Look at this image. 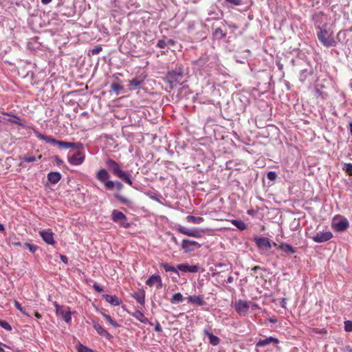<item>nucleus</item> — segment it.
Segmentation results:
<instances>
[{"label": "nucleus", "mask_w": 352, "mask_h": 352, "mask_svg": "<svg viewBox=\"0 0 352 352\" xmlns=\"http://www.w3.org/2000/svg\"><path fill=\"white\" fill-rule=\"evenodd\" d=\"M317 37L320 43L325 47H336L342 34L344 35L342 31H339L336 38L334 37L333 30L327 24L317 28Z\"/></svg>", "instance_id": "nucleus-1"}, {"label": "nucleus", "mask_w": 352, "mask_h": 352, "mask_svg": "<svg viewBox=\"0 0 352 352\" xmlns=\"http://www.w3.org/2000/svg\"><path fill=\"white\" fill-rule=\"evenodd\" d=\"M105 164L114 175L121 179L127 184L130 186L133 185L129 174L121 169V165L119 163L111 158H107L105 161Z\"/></svg>", "instance_id": "nucleus-2"}, {"label": "nucleus", "mask_w": 352, "mask_h": 352, "mask_svg": "<svg viewBox=\"0 0 352 352\" xmlns=\"http://www.w3.org/2000/svg\"><path fill=\"white\" fill-rule=\"evenodd\" d=\"M36 136L39 139L44 140L47 143L56 144L59 148H78L82 146L80 143L68 142L64 141L56 140L51 136L45 135L38 132H35Z\"/></svg>", "instance_id": "nucleus-3"}, {"label": "nucleus", "mask_w": 352, "mask_h": 352, "mask_svg": "<svg viewBox=\"0 0 352 352\" xmlns=\"http://www.w3.org/2000/svg\"><path fill=\"white\" fill-rule=\"evenodd\" d=\"M183 69L182 67H178L175 70L168 72L166 75V80L170 85V87H174L178 84H180V80L183 77Z\"/></svg>", "instance_id": "nucleus-4"}, {"label": "nucleus", "mask_w": 352, "mask_h": 352, "mask_svg": "<svg viewBox=\"0 0 352 352\" xmlns=\"http://www.w3.org/2000/svg\"><path fill=\"white\" fill-rule=\"evenodd\" d=\"M96 177L98 181L104 184V186L107 189L111 190L115 187V182L109 180L110 178V175L106 169H100L96 173Z\"/></svg>", "instance_id": "nucleus-5"}, {"label": "nucleus", "mask_w": 352, "mask_h": 352, "mask_svg": "<svg viewBox=\"0 0 352 352\" xmlns=\"http://www.w3.org/2000/svg\"><path fill=\"white\" fill-rule=\"evenodd\" d=\"M178 230L180 233L197 238L201 237L205 232V230L203 229L197 228H188L184 226H179Z\"/></svg>", "instance_id": "nucleus-6"}, {"label": "nucleus", "mask_w": 352, "mask_h": 352, "mask_svg": "<svg viewBox=\"0 0 352 352\" xmlns=\"http://www.w3.org/2000/svg\"><path fill=\"white\" fill-rule=\"evenodd\" d=\"M201 245L195 241L184 239L182 242V248L186 253L194 252L195 250L199 249Z\"/></svg>", "instance_id": "nucleus-7"}, {"label": "nucleus", "mask_w": 352, "mask_h": 352, "mask_svg": "<svg viewBox=\"0 0 352 352\" xmlns=\"http://www.w3.org/2000/svg\"><path fill=\"white\" fill-rule=\"evenodd\" d=\"M316 243H324L330 240L333 237L331 232H318L313 236H309Z\"/></svg>", "instance_id": "nucleus-8"}, {"label": "nucleus", "mask_w": 352, "mask_h": 352, "mask_svg": "<svg viewBox=\"0 0 352 352\" xmlns=\"http://www.w3.org/2000/svg\"><path fill=\"white\" fill-rule=\"evenodd\" d=\"M55 307H56V314L61 316L63 317V318L64 319V320L66 322L69 323L71 321L72 318H71V313L68 310V308H64L63 307L57 305L56 302L55 303Z\"/></svg>", "instance_id": "nucleus-9"}, {"label": "nucleus", "mask_w": 352, "mask_h": 352, "mask_svg": "<svg viewBox=\"0 0 352 352\" xmlns=\"http://www.w3.org/2000/svg\"><path fill=\"white\" fill-rule=\"evenodd\" d=\"M85 160V155L80 152L78 151L74 153L72 156L68 157V161L72 165L78 166L83 163Z\"/></svg>", "instance_id": "nucleus-10"}, {"label": "nucleus", "mask_w": 352, "mask_h": 352, "mask_svg": "<svg viewBox=\"0 0 352 352\" xmlns=\"http://www.w3.org/2000/svg\"><path fill=\"white\" fill-rule=\"evenodd\" d=\"M146 285L150 287L153 286L155 284H157V288L160 289L162 287V279L160 275L153 274L146 282Z\"/></svg>", "instance_id": "nucleus-11"}, {"label": "nucleus", "mask_w": 352, "mask_h": 352, "mask_svg": "<svg viewBox=\"0 0 352 352\" xmlns=\"http://www.w3.org/2000/svg\"><path fill=\"white\" fill-rule=\"evenodd\" d=\"M177 268L184 272L196 273L198 271L197 265H190L188 263L178 264Z\"/></svg>", "instance_id": "nucleus-12"}, {"label": "nucleus", "mask_w": 352, "mask_h": 352, "mask_svg": "<svg viewBox=\"0 0 352 352\" xmlns=\"http://www.w3.org/2000/svg\"><path fill=\"white\" fill-rule=\"evenodd\" d=\"M272 343L278 344L279 340L276 338L270 336L264 340H260L258 342H256V347H263V346H265L268 344H270Z\"/></svg>", "instance_id": "nucleus-13"}, {"label": "nucleus", "mask_w": 352, "mask_h": 352, "mask_svg": "<svg viewBox=\"0 0 352 352\" xmlns=\"http://www.w3.org/2000/svg\"><path fill=\"white\" fill-rule=\"evenodd\" d=\"M254 241H255L257 246L260 248H271V247H272V245L270 243L269 239H267L266 237H256L254 239Z\"/></svg>", "instance_id": "nucleus-14"}, {"label": "nucleus", "mask_w": 352, "mask_h": 352, "mask_svg": "<svg viewBox=\"0 0 352 352\" xmlns=\"http://www.w3.org/2000/svg\"><path fill=\"white\" fill-rule=\"evenodd\" d=\"M236 309L240 315H245L249 309V305L245 301L239 300L236 304Z\"/></svg>", "instance_id": "nucleus-15"}, {"label": "nucleus", "mask_w": 352, "mask_h": 352, "mask_svg": "<svg viewBox=\"0 0 352 352\" xmlns=\"http://www.w3.org/2000/svg\"><path fill=\"white\" fill-rule=\"evenodd\" d=\"M94 328L100 336L108 340H110L112 338L111 335L98 323H94Z\"/></svg>", "instance_id": "nucleus-16"}, {"label": "nucleus", "mask_w": 352, "mask_h": 352, "mask_svg": "<svg viewBox=\"0 0 352 352\" xmlns=\"http://www.w3.org/2000/svg\"><path fill=\"white\" fill-rule=\"evenodd\" d=\"M40 235L47 243L48 244H54V241L53 238V234L52 232L49 230H41L40 231Z\"/></svg>", "instance_id": "nucleus-17"}, {"label": "nucleus", "mask_w": 352, "mask_h": 352, "mask_svg": "<svg viewBox=\"0 0 352 352\" xmlns=\"http://www.w3.org/2000/svg\"><path fill=\"white\" fill-rule=\"evenodd\" d=\"M332 228L337 232H343L349 227L348 221H338L333 223L331 225Z\"/></svg>", "instance_id": "nucleus-18"}, {"label": "nucleus", "mask_w": 352, "mask_h": 352, "mask_svg": "<svg viewBox=\"0 0 352 352\" xmlns=\"http://www.w3.org/2000/svg\"><path fill=\"white\" fill-rule=\"evenodd\" d=\"M61 179V175L58 172H50L47 175L48 181L53 184H57Z\"/></svg>", "instance_id": "nucleus-19"}, {"label": "nucleus", "mask_w": 352, "mask_h": 352, "mask_svg": "<svg viewBox=\"0 0 352 352\" xmlns=\"http://www.w3.org/2000/svg\"><path fill=\"white\" fill-rule=\"evenodd\" d=\"M204 334H205L206 336H207L208 337V338H209V342H210V343L212 345H213V346H217V345H218V344H219V342H220V339H219L217 336H216L213 335L212 333H210L208 330H207V329H205V330L204 331Z\"/></svg>", "instance_id": "nucleus-20"}, {"label": "nucleus", "mask_w": 352, "mask_h": 352, "mask_svg": "<svg viewBox=\"0 0 352 352\" xmlns=\"http://www.w3.org/2000/svg\"><path fill=\"white\" fill-rule=\"evenodd\" d=\"M188 301L190 303L198 305L199 306L204 305L206 303L203 298L200 296H190L188 298Z\"/></svg>", "instance_id": "nucleus-21"}, {"label": "nucleus", "mask_w": 352, "mask_h": 352, "mask_svg": "<svg viewBox=\"0 0 352 352\" xmlns=\"http://www.w3.org/2000/svg\"><path fill=\"white\" fill-rule=\"evenodd\" d=\"M104 298H105L106 301L110 303L111 305L113 306H118L120 305L121 303V300L116 296H111V295H104Z\"/></svg>", "instance_id": "nucleus-22"}, {"label": "nucleus", "mask_w": 352, "mask_h": 352, "mask_svg": "<svg viewBox=\"0 0 352 352\" xmlns=\"http://www.w3.org/2000/svg\"><path fill=\"white\" fill-rule=\"evenodd\" d=\"M133 297L137 300L140 305H144L145 302V292L144 291H140L135 293Z\"/></svg>", "instance_id": "nucleus-23"}, {"label": "nucleus", "mask_w": 352, "mask_h": 352, "mask_svg": "<svg viewBox=\"0 0 352 352\" xmlns=\"http://www.w3.org/2000/svg\"><path fill=\"white\" fill-rule=\"evenodd\" d=\"M112 219L113 220H124L126 217L123 212L117 210H113L112 212Z\"/></svg>", "instance_id": "nucleus-24"}, {"label": "nucleus", "mask_w": 352, "mask_h": 352, "mask_svg": "<svg viewBox=\"0 0 352 352\" xmlns=\"http://www.w3.org/2000/svg\"><path fill=\"white\" fill-rule=\"evenodd\" d=\"M8 122L19 126H24V123L23 122L22 119L17 115L13 116V118L8 119Z\"/></svg>", "instance_id": "nucleus-25"}, {"label": "nucleus", "mask_w": 352, "mask_h": 352, "mask_svg": "<svg viewBox=\"0 0 352 352\" xmlns=\"http://www.w3.org/2000/svg\"><path fill=\"white\" fill-rule=\"evenodd\" d=\"M279 248L286 253L294 254L296 252V250L293 248V247L289 244L283 243L279 245Z\"/></svg>", "instance_id": "nucleus-26"}, {"label": "nucleus", "mask_w": 352, "mask_h": 352, "mask_svg": "<svg viewBox=\"0 0 352 352\" xmlns=\"http://www.w3.org/2000/svg\"><path fill=\"white\" fill-rule=\"evenodd\" d=\"M184 297L181 293L175 294L172 298L170 299V302L172 304H178L183 301Z\"/></svg>", "instance_id": "nucleus-27"}, {"label": "nucleus", "mask_w": 352, "mask_h": 352, "mask_svg": "<svg viewBox=\"0 0 352 352\" xmlns=\"http://www.w3.org/2000/svg\"><path fill=\"white\" fill-rule=\"evenodd\" d=\"M133 316L142 323H146L148 322V319L144 316V314L140 311H136L134 313Z\"/></svg>", "instance_id": "nucleus-28"}, {"label": "nucleus", "mask_w": 352, "mask_h": 352, "mask_svg": "<svg viewBox=\"0 0 352 352\" xmlns=\"http://www.w3.org/2000/svg\"><path fill=\"white\" fill-rule=\"evenodd\" d=\"M144 82L143 80L139 78H133L129 81V85L133 87L134 89L138 88L140 85H142Z\"/></svg>", "instance_id": "nucleus-29"}, {"label": "nucleus", "mask_w": 352, "mask_h": 352, "mask_svg": "<svg viewBox=\"0 0 352 352\" xmlns=\"http://www.w3.org/2000/svg\"><path fill=\"white\" fill-rule=\"evenodd\" d=\"M102 316L110 324L114 327H119V324L117 323V322L113 320L109 315L102 313Z\"/></svg>", "instance_id": "nucleus-30"}, {"label": "nucleus", "mask_w": 352, "mask_h": 352, "mask_svg": "<svg viewBox=\"0 0 352 352\" xmlns=\"http://www.w3.org/2000/svg\"><path fill=\"white\" fill-rule=\"evenodd\" d=\"M102 50V47L100 45L96 46V47L89 50L88 52L89 56H94L98 54Z\"/></svg>", "instance_id": "nucleus-31"}, {"label": "nucleus", "mask_w": 352, "mask_h": 352, "mask_svg": "<svg viewBox=\"0 0 352 352\" xmlns=\"http://www.w3.org/2000/svg\"><path fill=\"white\" fill-rule=\"evenodd\" d=\"M115 197L119 201H120L122 204H130V201L126 198L125 197L120 195V194H116L115 195Z\"/></svg>", "instance_id": "nucleus-32"}, {"label": "nucleus", "mask_w": 352, "mask_h": 352, "mask_svg": "<svg viewBox=\"0 0 352 352\" xmlns=\"http://www.w3.org/2000/svg\"><path fill=\"white\" fill-rule=\"evenodd\" d=\"M232 223L241 230H243L246 228L247 226L245 221H232Z\"/></svg>", "instance_id": "nucleus-33"}, {"label": "nucleus", "mask_w": 352, "mask_h": 352, "mask_svg": "<svg viewBox=\"0 0 352 352\" xmlns=\"http://www.w3.org/2000/svg\"><path fill=\"white\" fill-rule=\"evenodd\" d=\"M36 160V158L32 155H30V154H28L27 155L24 156L23 158H22V160L23 162H35Z\"/></svg>", "instance_id": "nucleus-34"}, {"label": "nucleus", "mask_w": 352, "mask_h": 352, "mask_svg": "<svg viewBox=\"0 0 352 352\" xmlns=\"http://www.w3.org/2000/svg\"><path fill=\"white\" fill-rule=\"evenodd\" d=\"M0 326L2 328L5 329L6 330H8V331L12 330V327H11L10 324L5 320H0Z\"/></svg>", "instance_id": "nucleus-35"}, {"label": "nucleus", "mask_w": 352, "mask_h": 352, "mask_svg": "<svg viewBox=\"0 0 352 352\" xmlns=\"http://www.w3.org/2000/svg\"><path fill=\"white\" fill-rule=\"evenodd\" d=\"M111 88L114 91H119L123 89V87L117 82H113L111 85Z\"/></svg>", "instance_id": "nucleus-36"}, {"label": "nucleus", "mask_w": 352, "mask_h": 352, "mask_svg": "<svg viewBox=\"0 0 352 352\" xmlns=\"http://www.w3.org/2000/svg\"><path fill=\"white\" fill-rule=\"evenodd\" d=\"M343 170L349 175H352V164H345Z\"/></svg>", "instance_id": "nucleus-37"}, {"label": "nucleus", "mask_w": 352, "mask_h": 352, "mask_svg": "<svg viewBox=\"0 0 352 352\" xmlns=\"http://www.w3.org/2000/svg\"><path fill=\"white\" fill-rule=\"evenodd\" d=\"M25 245L32 253L35 252L36 251V250L38 249V247L36 245H32V244H30V243H25Z\"/></svg>", "instance_id": "nucleus-38"}, {"label": "nucleus", "mask_w": 352, "mask_h": 352, "mask_svg": "<svg viewBox=\"0 0 352 352\" xmlns=\"http://www.w3.org/2000/svg\"><path fill=\"white\" fill-rule=\"evenodd\" d=\"M15 307L25 315H28L25 310L22 307L21 305L18 301H14Z\"/></svg>", "instance_id": "nucleus-39"}, {"label": "nucleus", "mask_w": 352, "mask_h": 352, "mask_svg": "<svg viewBox=\"0 0 352 352\" xmlns=\"http://www.w3.org/2000/svg\"><path fill=\"white\" fill-rule=\"evenodd\" d=\"M344 329L346 331H352V322L347 320L344 322Z\"/></svg>", "instance_id": "nucleus-40"}, {"label": "nucleus", "mask_w": 352, "mask_h": 352, "mask_svg": "<svg viewBox=\"0 0 352 352\" xmlns=\"http://www.w3.org/2000/svg\"><path fill=\"white\" fill-rule=\"evenodd\" d=\"M156 46L159 48H164L167 46L166 41L164 40H159L157 43Z\"/></svg>", "instance_id": "nucleus-41"}, {"label": "nucleus", "mask_w": 352, "mask_h": 352, "mask_svg": "<svg viewBox=\"0 0 352 352\" xmlns=\"http://www.w3.org/2000/svg\"><path fill=\"white\" fill-rule=\"evenodd\" d=\"M78 352H94L93 350L87 348V346L80 345L78 349Z\"/></svg>", "instance_id": "nucleus-42"}, {"label": "nucleus", "mask_w": 352, "mask_h": 352, "mask_svg": "<svg viewBox=\"0 0 352 352\" xmlns=\"http://www.w3.org/2000/svg\"><path fill=\"white\" fill-rule=\"evenodd\" d=\"M268 179L273 181L276 178V173L274 171H270L267 173Z\"/></svg>", "instance_id": "nucleus-43"}, {"label": "nucleus", "mask_w": 352, "mask_h": 352, "mask_svg": "<svg viewBox=\"0 0 352 352\" xmlns=\"http://www.w3.org/2000/svg\"><path fill=\"white\" fill-rule=\"evenodd\" d=\"M214 34L217 36L221 35L222 37L226 36V34L223 33V30L220 28H218L215 30Z\"/></svg>", "instance_id": "nucleus-44"}, {"label": "nucleus", "mask_w": 352, "mask_h": 352, "mask_svg": "<svg viewBox=\"0 0 352 352\" xmlns=\"http://www.w3.org/2000/svg\"><path fill=\"white\" fill-rule=\"evenodd\" d=\"M226 1L230 3L231 4L234 5V6H239L241 3V0H226Z\"/></svg>", "instance_id": "nucleus-45"}, {"label": "nucleus", "mask_w": 352, "mask_h": 352, "mask_svg": "<svg viewBox=\"0 0 352 352\" xmlns=\"http://www.w3.org/2000/svg\"><path fill=\"white\" fill-rule=\"evenodd\" d=\"M160 265L164 269L166 272H170L171 266L169 265L168 263H162Z\"/></svg>", "instance_id": "nucleus-46"}, {"label": "nucleus", "mask_w": 352, "mask_h": 352, "mask_svg": "<svg viewBox=\"0 0 352 352\" xmlns=\"http://www.w3.org/2000/svg\"><path fill=\"white\" fill-rule=\"evenodd\" d=\"M120 222L121 223V226L125 228H129L131 226V223L129 221H120Z\"/></svg>", "instance_id": "nucleus-47"}, {"label": "nucleus", "mask_w": 352, "mask_h": 352, "mask_svg": "<svg viewBox=\"0 0 352 352\" xmlns=\"http://www.w3.org/2000/svg\"><path fill=\"white\" fill-rule=\"evenodd\" d=\"M155 331H157V332H162V329L160 324L159 322H157L156 324H155Z\"/></svg>", "instance_id": "nucleus-48"}, {"label": "nucleus", "mask_w": 352, "mask_h": 352, "mask_svg": "<svg viewBox=\"0 0 352 352\" xmlns=\"http://www.w3.org/2000/svg\"><path fill=\"white\" fill-rule=\"evenodd\" d=\"M186 220H188V221H190V220H202V218L201 217H199V218L196 219L194 216L188 215L186 217Z\"/></svg>", "instance_id": "nucleus-49"}, {"label": "nucleus", "mask_w": 352, "mask_h": 352, "mask_svg": "<svg viewBox=\"0 0 352 352\" xmlns=\"http://www.w3.org/2000/svg\"><path fill=\"white\" fill-rule=\"evenodd\" d=\"M60 260L63 263H68V258H67V257L66 256L60 254Z\"/></svg>", "instance_id": "nucleus-50"}, {"label": "nucleus", "mask_w": 352, "mask_h": 352, "mask_svg": "<svg viewBox=\"0 0 352 352\" xmlns=\"http://www.w3.org/2000/svg\"><path fill=\"white\" fill-rule=\"evenodd\" d=\"M115 186H116L117 189L118 190H121L123 188V185L122 183L118 182H115Z\"/></svg>", "instance_id": "nucleus-51"}, {"label": "nucleus", "mask_w": 352, "mask_h": 352, "mask_svg": "<svg viewBox=\"0 0 352 352\" xmlns=\"http://www.w3.org/2000/svg\"><path fill=\"white\" fill-rule=\"evenodd\" d=\"M94 288L96 289V291L99 292L102 291V288L100 285L96 284L94 285Z\"/></svg>", "instance_id": "nucleus-52"}, {"label": "nucleus", "mask_w": 352, "mask_h": 352, "mask_svg": "<svg viewBox=\"0 0 352 352\" xmlns=\"http://www.w3.org/2000/svg\"><path fill=\"white\" fill-rule=\"evenodd\" d=\"M170 272H173L176 273L177 275H179L178 269L177 268V267L171 266Z\"/></svg>", "instance_id": "nucleus-53"}, {"label": "nucleus", "mask_w": 352, "mask_h": 352, "mask_svg": "<svg viewBox=\"0 0 352 352\" xmlns=\"http://www.w3.org/2000/svg\"><path fill=\"white\" fill-rule=\"evenodd\" d=\"M2 114L9 116V117H12V118H13V116L15 115V114L12 113V112H5V111L2 112Z\"/></svg>", "instance_id": "nucleus-54"}, {"label": "nucleus", "mask_w": 352, "mask_h": 352, "mask_svg": "<svg viewBox=\"0 0 352 352\" xmlns=\"http://www.w3.org/2000/svg\"><path fill=\"white\" fill-rule=\"evenodd\" d=\"M166 43H167V45H174L175 44V41L173 39H168L167 41H166Z\"/></svg>", "instance_id": "nucleus-55"}, {"label": "nucleus", "mask_w": 352, "mask_h": 352, "mask_svg": "<svg viewBox=\"0 0 352 352\" xmlns=\"http://www.w3.org/2000/svg\"><path fill=\"white\" fill-rule=\"evenodd\" d=\"M56 162L58 164H61L63 163V160L59 159L58 157H56Z\"/></svg>", "instance_id": "nucleus-56"}, {"label": "nucleus", "mask_w": 352, "mask_h": 352, "mask_svg": "<svg viewBox=\"0 0 352 352\" xmlns=\"http://www.w3.org/2000/svg\"><path fill=\"white\" fill-rule=\"evenodd\" d=\"M52 1V0H41L42 3L43 4H48Z\"/></svg>", "instance_id": "nucleus-57"}, {"label": "nucleus", "mask_w": 352, "mask_h": 352, "mask_svg": "<svg viewBox=\"0 0 352 352\" xmlns=\"http://www.w3.org/2000/svg\"><path fill=\"white\" fill-rule=\"evenodd\" d=\"M232 280H233V278H232V276H229V277L228 278V280H227L228 283H232Z\"/></svg>", "instance_id": "nucleus-58"}, {"label": "nucleus", "mask_w": 352, "mask_h": 352, "mask_svg": "<svg viewBox=\"0 0 352 352\" xmlns=\"http://www.w3.org/2000/svg\"><path fill=\"white\" fill-rule=\"evenodd\" d=\"M258 269H260V267H258V266H256V267H253V268L252 269V271L256 272V271L257 270H258Z\"/></svg>", "instance_id": "nucleus-59"}, {"label": "nucleus", "mask_w": 352, "mask_h": 352, "mask_svg": "<svg viewBox=\"0 0 352 352\" xmlns=\"http://www.w3.org/2000/svg\"><path fill=\"white\" fill-rule=\"evenodd\" d=\"M4 230V226L3 224L0 223V231H3Z\"/></svg>", "instance_id": "nucleus-60"}, {"label": "nucleus", "mask_w": 352, "mask_h": 352, "mask_svg": "<svg viewBox=\"0 0 352 352\" xmlns=\"http://www.w3.org/2000/svg\"><path fill=\"white\" fill-rule=\"evenodd\" d=\"M316 93L318 96H322V92H320L318 89H317Z\"/></svg>", "instance_id": "nucleus-61"}, {"label": "nucleus", "mask_w": 352, "mask_h": 352, "mask_svg": "<svg viewBox=\"0 0 352 352\" xmlns=\"http://www.w3.org/2000/svg\"><path fill=\"white\" fill-rule=\"evenodd\" d=\"M349 126H350V131L352 135V123H350Z\"/></svg>", "instance_id": "nucleus-62"}, {"label": "nucleus", "mask_w": 352, "mask_h": 352, "mask_svg": "<svg viewBox=\"0 0 352 352\" xmlns=\"http://www.w3.org/2000/svg\"><path fill=\"white\" fill-rule=\"evenodd\" d=\"M14 244L15 245H21V243H14Z\"/></svg>", "instance_id": "nucleus-63"}, {"label": "nucleus", "mask_w": 352, "mask_h": 352, "mask_svg": "<svg viewBox=\"0 0 352 352\" xmlns=\"http://www.w3.org/2000/svg\"><path fill=\"white\" fill-rule=\"evenodd\" d=\"M0 352H4V350L3 348L0 347Z\"/></svg>", "instance_id": "nucleus-64"}]
</instances>
